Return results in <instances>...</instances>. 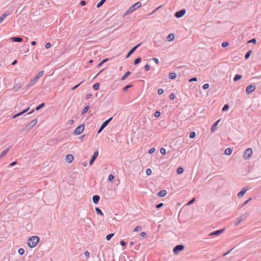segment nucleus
I'll use <instances>...</instances> for the list:
<instances>
[{
	"instance_id": "obj_1",
	"label": "nucleus",
	"mask_w": 261,
	"mask_h": 261,
	"mask_svg": "<svg viewBox=\"0 0 261 261\" xmlns=\"http://www.w3.org/2000/svg\"><path fill=\"white\" fill-rule=\"evenodd\" d=\"M39 241V238L37 236H32L29 238L27 244L31 248L35 247Z\"/></svg>"
},
{
	"instance_id": "obj_2",
	"label": "nucleus",
	"mask_w": 261,
	"mask_h": 261,
	"mask_svg": "<svg viewBox=\"0 0 261 261\" xmlns=\"http://www.w3.org/2000/svg\"><path fill=\"white\" fill-rule=\"evenodd\" d=\"M141 6V3L137 2L134 5H132L123 14V16L125 17L129 14L135 11L137 9L140 8Z\"/></svg>"
},
{
	"instance_id": "obj_3",
	"label": "nucleus",
	"mask_w": 261,
	"mask_h": 261,
	"mask_svg": "<svg viewBox=\"0 0 261 261\" xmlns=\"http://www.w3.org/2000/svg\"><path fill=\"white\" fill-rule=\"evenodd\" d=\"M252 154V149L250 148H249L245 151V152L244 153L243 157L245 160H248L249 159H250L251 158Z\"/></svg>"
},
{
	"instance_id": "obj_4",
	"label": "nucleus",
	"mask_w": 261,
	"mask_h": 261,
	"mask_svg": "<svg viewBox=\"0 0 261 261\" xmlns=\"http://www.w3.org/2000/svg\"><path fill=\"white\" fill-rule=\"evenodd\" d=\"M113 117H111L108 120H106L105 122H103L100 128H99L97 133L99 134L110 123V122L112 120Z\"/></svg>"
},
{
	"instance_id": "obj_5",
	"label": "nucleus",
	"mask_w": 261,
	"mask_h": 261,
	"mask_svg": "<svg viewBox=\"0 0 261 261\" xmlns=\"http://www.w3.org/2000/svg\"><path fill=\"white\" fill-rule=\"evenodd\" d=\"M85 126L84 124H81L76 128L74 130V134L75 135H79L81 134L84 130Z\"/></svg>"
},
{
	"instance_id": "obj_6",
	"label": "nucleus",
	"mask_w": 261,
	"mask_h": 261,
	"mask_svg": "<svg viewBox=\"0 0 261 261\" xmlns=\"http://www.w3.org/2000/svg\"><path fill=\"white\" fill-rule=\"evenodd\" d=\"M37 119H35L32 120L29 124H27L25 126V130L31 129L37 122Z\"/></svg>"
},
{
	"instance_id": "obj_7",
	"label": "nucleus",
	"mask_w": 261,
	"mask_h": 261,
	"mask_svg": "<svg viewBox=\"0 0 261 261\" xmlns=\"http://www.w3.org/2000/svg\"><path fill=\"white\" fill-rule=\"evenodd\" d=\"M184 249V246L183 245H176L173 250V251L175 254H178L180 251L183 250Z\"/></svg>"
},
{
	"instance_id": "obj_8",
	"label": "nucleus",
	"mask_w": 261,
	"mask_h": 261,
	"mask_svg": "<svg viewBox=\"0 0 261 261\" xmlns=\"http://www.w3.org/2000/svg\"><path fill=\"white\" fill-rule=\"evenodd\" d=\"M255 90V86L253 84H251L248 86L246 89V92L248 94H250Z\"/></svg>"
},
{
	"instance_id": "obj_9",
	"label": "nucleus",
	"mask_w": 261,
	"mask_h": 261,
	"mask_svg": "<svg viewBox=\"0 0 261 261\" xmlns=\"http://www.w3.org/2000/svg\"><path fill=\"white\" fill-rule=\"evenodd\" d=\"M186 10L185 9H181L179 11L176 12L175 13V16L176 17V18H180L181 17H182L186 13Z\"/></svg>"
},
{
	"instance_id": "obj_10",
	"label": "nucleus",
	"mask_w": 261,
	"mask_h": 261,
	"mask_svg": "<svg viewBox=\"0 0 261 261\" xmlns=\"http://www.w3.org/2000/svg\"><path fill=\"white\" fill-rule=\"evenodd\" d=\"M98 155V151H96L94 152L93 155L92 156L91 158V160L89 162V165L90 166H91L93 162H94V161L96 160V159L97 158V156Z\"/></svg>"
},
{
	"instance_id": "obj_11",
	"label": "nucleus",
	"mask_w": 261,
	"mask_h": 261,
	"mask_svg": "<svg viewBox=\"0 0 261 261\" xmlns=\"http://www.w3.org/2000/svg\"><path fill=\"white\" fill-rule=\"evenodd\" d=\"M248 189L247 188H243L240 192H239L238 193V198H242L244 195H245V194L246 193V192L248 191Z\"/></svg>"
},
{
	"instance_id": "obj_12",
	"label": "nucleus",
	"mask_w": 261,
	"mask_h": 261,
	"mask_svg": "<svg viewBox=\"0 0 261 261\" xmlns=\"http://www.w3.org/2000/svg\"><path fill=\"white\" fill-rule=\"evenodd\" d=\"M141 45V43L138 44V45L133 47L127 53L126 58H128L137 48L139 46Z\"/></svg>"
},
{
	"instance_id": "obj_13",
	"label": "nucleus",
	"mask_w": 261,
	"mask_h": 261,
	"mask_svg": "<svg viewBox=\"0 0 261 261\" xmlns=\"http://www.w3.org/2000/svg\"><path fill=\"white\" fill-rule=\"evenodd\" d=\"M224 229H221L216 231H213L209 234V236H219L224 231Z\"/></svg>"
},
{
	"instance_id": "obj_14",
	"label": "nucleus",
	"mask_w": 261,
	"mask_h": 261,
	"mask_svg": "<svg viewBox=\"0 0 261 261\" xmlns=\"http://www.w3.org/2000/svg\"><path fill=\"white\" fill-rule=\"evenodd\" d=\"M37 80L34 78V79L32 80L25 87V88L26 89H28L31 86H33L36 82Z\"/></svg>"
},
{
	"instance_id": "obj_15",
	"label": "nucleus",
	"mask_w": 261,
	"mask_h": 261,
	"mask_svg": "<svg viewBox=\"0 0 261 261\" xmlns=\"http://www.w3.org/2000/svg\"><path fill=\"white\" fill-rule=\"evenodd\" d=\"M73 156L70 154H67L65 157V160L68 163H70L73 160Z\"/></svg>"
},
{
	"instance_id": "obj_16",
	"label": "nucleus",
	"mask_w": 261,
	"mask_h": 261,
	"mask_svg": "<svg viewBox=\"0 0 261 261\" xmlns=\"http://www.w3.org/2000/svg\"><path fill=\"white\" fill-rule=\"evenodd\" d=\"M11 40L13 42H22V40H23L22 38L19 37H11Z\"/></svg>"
},
{
	"instance_id": "obj_17",
	"label": "nucleus",
	"mask_w": 261,
	"mask_h": 261,
	"mask_svg": "<svg viewBox=\"0 0 261 261\" xmlns=\"http://www.w3.org/2000/svg\"><path fill=\"white\" fill-rule=\"evenodd\" d=\"M220 121V120H217L215 122V123L213 124L211 128V132L212 133H214L216 131V130L217 129V125L218 124L219 122Z\"/></svg>"
},
{
	"instance_id": "obj_18",
	"label": "nucleus",
	"mask_w": 261,
	"mask_h": 261,
	"mask_svg": "<svg viewBox=\"0 0 261 261\" xmlns=\"http://www.w3.org/2000/svg\"><path fill=\"white\" fill-rule=\"evenodd\" d=\"M29 109H30V108H28V109L21 111V112L16 114V115H15L14 116H13V118L14 119L19 116L22 115V114L26 113L29 110Z\"/></svg>"
},
{
	"instance_id": "obj_19",
	"label": "nucleus",
	"mask_w": 261,
	"mask_h": 261,
	"mask_svg": "<svg viewBox=\"0 0 261 261\" xmlns=\"http://www.w3.org/2000/svg\"><path fill=\"white\" fill-rule=\"evenodd\" d=\"M100 199V197L98 195H94L92 197L93 202L96 204L97 203Z\"/></svg>"
},
{
	"instance_id": "obj_20",
	"label": "nucleus",
	"mask_w": 261,
	"mask_h": 261,
	"mask_svg": "<svg viewBox=\"0 0 261 261\" xmlns=\"http://www.w3.org/2000/svg\"><path fill=\"white\" fill-rule=\"evenodd\" d=\"M22 85L20 83H15L14 86V89L17 91L19 89L21 88Z\"/></svg>"
},
{
	"instance_id": "obj_21",
	"label": "nucleus",
	"mask_w": 261,
	"mask_h": 261,
	"mask_svg": "<svg viewBox=\"0 0 261 261\" xmlns=\"http://www.w3.org/2000/svg\"><path fill=\"white\" fill-rule=\"evenodd\" d=\"M10 13L5 12L0 17V23L6 18V17L9 15Z\"/></svg>"
},
{
	"instance_id": "obj_22",
	"label": "nucleus",
	"mask_w": 261,
	"mask_h": 261,
	"mask_svg": "<svg viewBox=\"0 0 261 261\" xmlns=\"http://www.w3.org/2000/svg\"><path fill=\"white\" fill-rule=\"evenodd\" d=\"M166 193H167L166 191L165 190H163L160 191L158 193V195L160 197H163L166 195Z\"/></svg>"
},
{
	"instance_id": "obj_23",
	"label": "nucleus",
	"mask_w": 261,
	"mask_h": 261,
	"mask_svg": "<svg viewBox=\"0 0 261 261\" xmlns=\"http://www.w3.org/2000/svg\"><path fill=\"white\" fill-rule=\"evenodd\" d=\"M174 39V35L173 34H170L168 35L167 39L168 41H172Z\"/></svg>"
},
{
	"instance_id": "obj_24",
	"label": "nucleus",
	"mask_w": 261,
	"mask_h": 261,
	"mask_svg": "<svg viewBox=\"0 0 261 261\" xmlns=\"http://www.w3.org/2000/svg\"><path fill=\"white\" fill-rule=\"evenodd\" d=\"M232 153V149L230 148H227L225 149L224 153L227 155H230Z\"/></svg>"
},
{
	"instance_id": "obj_25",
	"label": "nucleus",
	"mask_w": 261,
	"mask_h": 261,
	"mask_svg": "<svg viewBox=\"0 0 261 261\" xmlns=\"http://www.w3.org/2000/svg\"><path fill=\"white\" fill-rule=\"evenodd\" d=\"M10 148H8L4 150L0 154V159L2 158L4 155H5L9 151Z\"/></svg>"
},
{
	"instance_id": "obj_26",
	"label": "nucleus",
	"mask_w": 261,
	"mask_h": 261,
	"mask_svg": "<svg viewBox=\"0 0 261 261\" xmlns=\"http://www.w3.org/2000/svg\"><path fill=\"white\" fill-rule=\"evenodd\" d=\"M130 71H127V72H126V73H125V74L122 76V77H121V80L122 81H124V80H125V79H126V78L127 77H128V75H130Z\"/></svg>"
},
{
	"instance_id": "obj_27",
	"label": "nucleus",
	"mask_w": 261,
	"mask_h": 261,
	"mask_svg": "<svg viewBox=\"0 0 261 261\" xmlns=\"http://www.w3.org/2000/svg\"><path fill=\"white\" fill-rule=\"evenodd\" d=\"M242 77V76L241 75L236 74L234 77V79H233V81L234 82H237V81L240 80V79H241Z\"/></svg>"
},
{
	"instance_id": "obj_28",
	"label": "nucleus",
	"mask_w": 261,
	"mask_h": 261,
	"mask_svg": "<svg viewBox=\"0 0 261 261\" xmlns=\"http://www.w3.org/2000/svg\"><path fill=\"white\" fill-rule=\"evenodd\" d=\"M176 74L175 73L171 72L169 74V79H170L171 80L175 79L176 78Z\"/></svg>"
},
{
	"instance_id": "obj_29",
	"label": "nucleus",
	"mask_w": 261,
	"mask_h": 261,
	"mask_svg": "<svg viewBox=\"0 0 261 261\" xmlns=\"http://www.w3.org/2000/svg\"><path fill=\"white\" fill-rule=\"evenodd\" d=\"M43 73H44V71H43V70H42V71H40V72H39L37 73V75H36V76L35 79H36L37 80H38L40 77H41L42 76V75H43Z\"/></svg>"
},
{
	"instance_id": "obj_30",
	"label": "nucleus",
	"mask_w": 261,
	"mask_h": 261,
	"mask_svg": "<svg viewBox=\"0 0 261 261\" xmlns=\"http://www.w3.org/2000/svg\"><path fill=\"white\" fill-rule=\"evenodd\" d=\"M248 215L247 213L243 214L239 217V218L241 219V220L243 221L247 218Z\"/></svg>"
},
{
	"instance_id": "obj_31",
	"label": "nucleus",
	"mask_w": 261,
	"mask_h": 261,
	"mask_svg": "<svg viewBox=\"0 0 261 261\" xmlns=\"http://www.w3.org/2000/svg\"><path fill=\"white\" fill-rule=\"evenodd\" d=\"M90 108V106H86L84 109L83 110L82 112V114H85L86 113H87V112L88 111V110Z\"/></svg>"
},
{
	"instance_id": "obj_32",
	"label": "nucleus",
	"mask_w": 261,
	"mask_h": 261,
	"mask_svg": "<svg viewBox=\"0 0 261 261\" xmlns=\"http://www.w3.org/2000/svg\"><path fill=\"white\" fill-rule=\"evenodd\" d=\"M95 211H96V212L97 214L100 215H101L102 216H103V213L102 212L100 208H99L98 207H96L95 208Z\"/></svg>"
},
{
	"instance_id": "obj_33",
	"label": "nucleus",
	"mask_w": 261,
	"mask_h": 261,
	"mask_svg": "<svg viewBox=\"0 0 261 261\" xmlns=\"http://www.w3.org/2000/svg\"><path fill=\"white\" fill-rule=\"evenodd\" d=\"M141 61V58L140 57L137 58L135 61H134V64L137 65L139 64Z\"/></svg>"
},
{
	"instance_id": "obj_34",
	"label": "nucleus",
	"mask_w": 261,
	"mask_h": 261,
	"mask_svg": "<svg viewBox=\"0 0 261 261\" xmlns=\"http://www.w3.org/2000/svg\"><path fill=\"white\" fill-rule=\"evenodd\" d=\"M114 236V233H110V234H108L107 236H106V240L107 241H110L111 240V239Z\"/></svg>"
},
{
	"instance_id": "obj_35",
	"label": "nucleus",
	"mask_w": 261,
	"mask_h": 261,
	"mask_svg": "<svg viewBox=\"0 0 261 261\" xmlns=\"http://www.w3.org/2000/svg\"><path fill=\"white\" fill-rule=\"evenodd\" d=\"M45 104L44 103H42L37 107H36L35 110L36 111L39 110L40 109L42 108L44 106Z\"/></svg>"
},
{
	"instance_id": "obj_36",
	"label": "nucleus",
	"mask_w": 261,
	"mask_h": 261,
	"mask_svg": "<svg viewBox=\"0 0 261 261\" xmlns=\"http://www.w3.org/2000/svg\"><path fill=\"white\" fill-rule=\"evenodd\" d=\"M184 172V169L182 167H178L177 169V173L179 174L182 173Z\"/></svg>"
},
{
	"instance_id": "obj_37",
	"label": "nucleus",
	"mask_w": 261,
	"mask_h": 261,
	"mask_svg": "<svg viewBox=\"0 0 261 261\" xmlns=\"http://www.w3.org/2000/svg\"><path fill=\"white\" fill-rule=\"evenodd\" d=\"M106 1V0H101L97 5V7L99 8L100 7L103 3Z\"/></svg>"
},
{
	"instance_id": "obj_38",
	"label": "nucleus",
	"mask_w": 261,
	"mask_h": 261,
	"mask_svg": "<svg viewBox=\"0 0 261 261\" xmlns=\"http://www.w3.org/2000/svg\"><path fill=\"white\" fill-rule=\"evenodd\" d=\"M99 84L98 83L94 84L93 86V88L95 90H98L99 89Z\"/></svg>"
},
{
	"instance_id": "obj_39",
	"label": "nucleus",
	"mask_w": 261,
	"mask_h": 261,
	"mask_svg": "<svg viewBox=\"0 0 261 261\" xmlns=\"http://www.w3.org/2000/svg\"><path fill=\"white\" fill-rule=\"evenodd\" d=\"M114 178V176L113 174H110L108 176V180L110 182H113Z\"/></svg>"
},
{
	"instance_id": "obj_40",
	"label": "nucleus",
	"mask_w": 261,
	"mask_h": 261,
	"mask_svg": "<svg viewBox=\"0 0 261 261\" xmlns=\"http://www.w3.org/2000/svg\"><path fill=\"white\" fill-rule=\"evenodd\" d=\"M142 230V227L141 226H137V227H136L134 229V231H135V232H138V231H140Z\"/></svg>"
},
{
	"instance_id": "obj_41",
	"label": "nucleus",
	"mask_w": 261,
	"mask_h": 261,
	"mask_svg": "<svg viewBox=\"0 0 261 261\" xmlns=\"http://www.w3.org/2000/svg\"><path fill=\"white\" fill-rule=\"evenodd\" d=\"M108 60V59L107 58V59H105L104 60H103L101 62H100L98 65H97V67H100L104 63L106 62Z\"/></svg>"
},
{
	"instance_id": "obj_42",
	"label": "nucleus",
	"mask_w": 261,
	"mask_h": 261,
	"mask_svg": "<svg viewBox=\"0 0 261 261\" xmlns=\"http://www.w3.org/2000/svg\"><path fill=\"white\" fill-rule=\"evenodd\" d=\"M190 138L191 139H194L196 137V133L194 132H192L190 134Z\"/></svg>"
},
{
	"instance_id": "obj_43",
	"label": "nucleus",
	"mask_w": 261,
	"mask_h": 261,
	"mask_svg": "<svg viewBox=\"0 0 261 261\" xmlns=\"http://www.w3.org/2000/svg\"><path fill=\"white\" fill-rule=\"evenodd\" d=\"M251 50H249L248 52H247V53L246 54V55L245 56V58L246 59H248L249 58V57L251 55Z\"/></svg>"
},
{
	"instance_id": "obj_44",
	"label": "nucleus",
	"mask_w": 261,
	"mask_h": 261,
	"mask_svg": "<svg viewBox=\"0 0 261 261\" xmlns=\"http://www.w3.org/2000/svg\"><path fill=\"white\" fill-rule=\"evenodd\" d=\"M18 252L20 255H23L24 253V250L23 248H19Z\"/></svg>"
},
{
	"instance_id": "obj_45",
	"label": "nucleus",
	"mask_w": 261,
	"mask_h": 261,
	"mask_svg": "<svg viewBox=\"0 0 261 261\" xmlns=\"http://www.w3.org/2000/svg\"><path fill=\"white\" fill-rule=\"evenodd\" d=\"M195 200V198H193L190 201H189L188 202L187 205H190L192 204L194 202Z\"/></svg>"
},
{
	"instance_id": "obj_46",
	"label": "nucleus",
	"mask_w": 261,
	"mask_h": 261,
	"mask_svg": "<svg viewBox=\"0 0 261 261\" xmlns=\"http://www.w3.org/2000/svg\"><path fill=\"white\" fill-rule=\"evenodd\" d=\"M152 173V171L149 168H148L146 170V174L147 175H150Z\"/></svg>"
},
{
	"instance_id": "obj_47",
	"label": "nucleus",
	"mask_w": 261,
	"mask_h": 261,
	"mask_svg": "<svg viewBox=\"0 0 261 261\" xmlns=\"http://www.w3.org/2000/svg\"><path fill=\"white\" fill-rule=\"evenodd\" d=\"M161 115V113L158 111H156L154 112V116L155 117H159Z\"/></svg>"
},
{
	"instance_id": "obj_48",
	"label": "nucleus",
	"mask_w": 261,
	"mask_h": 261,
	"mask_svg": "<svg viewBox=\"0 0 261 261\" xmlns=\"http://www.w3.org/2000/svg\"><path fill=\"white\" fill-rule=\"evenodd\" d=\"M229 108V106L227 104L225 105L222 108V111H225L226 110H227Z\"/></svg>"
},
{
	"instance_id": "obj_49",
	"label": "nucleus",
	"mask_w": 261,
	"mask_h": 261,
	"mask_svg": "<svg viewBox=\"0 0 261 261\" xmlns=\"http://www.w3.org/2000/svg\"><path fill=\"white\" fill-rule=\"evenodd\" d=\"M210 87V85L208 84H205L203 85L202 88L204 90L207 89Z\"/></svg>"
},
{
	"instance_id": "obj_50",
	"label": "nucleus",
	"mask_w": 261,
	"mask_h": 261,
	"mask_svg": "<svg viewBox=\"0 0 261 261\" xmlns=\"http://www.w3.org/2000/svg\"><path fill=\"white\" fill-rule=\"evenodd\" d=\"M160 152L162 154H165L166 152V149L164 148H161L160 149Z\"/></svg>"
},
{
	"instance_id": "obj_51",
	"label": "nucleus",
	"mask_w": 261,
	"mask_h": 261,
	"mask_svg": "<svg viewBox=\"0 0 261 261\" xmlns=\"http://www.w3.org/2000/svg\"><path fill=\"white\" fill-rule=\"evenodd\" d=\"M229 43L227 42H224L222 43L221 45L223 47H226L228 46Z\"/></svg>"
},
{
	"instance_id": "obj_52",
	"label": "nucleus",
	"mask_w": 261,
	"mask_h": 261,
	"mask_svg": "<svg viewBox=\"0 0 261 261\" xmlns=\"http://www.w3.org/2000/svg\"><path fill=\"white\" fill-rule=\"evenodd\" d=\"M164 92V90L163 89H159L158 90V93L159 95H161Z\"/></svg>"
},
{
	"instance_id": "obj_53",
	"label": "nucleus",
	"mask_w": 261,
	"mask_h": 261,
	"mask_svg": "<svg viewBox=\"0 0 261 261\" xmlns=\"http://www.w3.org/2000/svg\"><path fill=\"white\" fill-rule=\"evenodd\" d=\"M132 87V85H128L125 86L123 89L124 91H126L128 88H129Z\"/></svg>"
},
{
	"instance_id": "obj_54",
	"label": "nucleus",
	"mask_w": 261,
	"mask_h": 261,
	"mask_svg": "<svg viewBox=\"0 0 261 261\" xmlns=\"http://www.w3.org/2000/svg\"><path fill=\"white\" fill-rule=\"evenodd\" d=\"M163 205V203H160L158 204L157 205H156L155 207L156 208H160L161 207H162Z\"/></svg>"
},
{
	"instance_id": "obj_55",
	"label": "nucleus",
	"mask_w": 261,
	"mask_h": 261,
	"mask_svg": "<svg viewBox=\"0 0 261 261\" xmlns=\"http://www.w3.org/2000/svg\"><path fill=\"white\" fill-rule=\"evenodd\" d=\"M251 198H249L247 200H246V201H245L244 202V203L243 204V205H242V206H245L246 204H247L251 200Z\"/></svg>"
},
{
	"instance_id": "obj_56",
	"label": "nucleus",
	"mask_w": 261,
	"mask_h": 261,
	"mask_svg": "<svg viewBox=\"0 0 261 261\" xmlns=\"http://www.w3.org/2000/svg\"><path fill=\"white\" fill-rule=\"evenodd\" d=\"M150 69V66L148 64H146L144 66V69L146 71H148Z\"/></svg>"
},
{
	"instance_id": "obj_57",
	"label": "nucleus",
	"mask_w": 261,
	"mask_h": 261,
	"mask_svg": "<svg viewBox=\"0 0 261 261\" xmlns=\"http://www.w3.org/2000/svg\"><path fill=\"white\" fill-rule=\"evenodd\" d=\"M197 81V77H193L189 80V82H195Z\"/></svg>"
},
{
	"instance_id": "obj_58",
	"label": "nucleus",
	"mask_w": 261,
	"mask_h": 261,
	"mask_svg": "<svg viewBox=\"0 0 261 261\" xmlns=\"http://www.w3.org/2000/svg\"><path fill=\"white\" fill-rule=\"evenodd\" d=\"M256 40L255 39H252L251 40H250L249 41H248V43H255L256 42Z\"/></svg>"
},
{
	"instance_id": "obj_59",
	"label": "nucleus",
	"mask_w": 261,
	"mask_h": 261,
	"mask_svg": "<svg viewBox=\"0 0 261 261\" xmlns=\"http://www.w3.org/2000/svg\"><path fill=\"white\" fill-rule=\"evenodd\" d=\"M154 151H155V148H150L149 149V153L150 154H152V153H153L154 152Z\"/></svg>"
},
{
	"instance_id": "obj_60",
	"label": "nucleus",
	"mask_w": 261,
	"mask_h": 261,
	"mask_svg": "<svg viewBox=\"0 0 261 261\" xmlns=\"http://www.w3.org/2000/svg\"><path fill=\"white\" fill-rule=\"evenodd\" d=\"M242 221V220H241V219L239 218L237 219V221L235 223V225H238Z\"/></svg>"
},
{
	"instance_id": "obj_61",
	"label": "nucleus",
	"mask_w": 261,
	"mask_h": 261,
	"mask_svg": "<svg viewBox=\"0 0 261 261\" xmlns=\"http://www.w3.org/2000/svg\"><path fill=\"white\" fill-rule=\"evenodd\" d=\"M82 82L80 83V84L75 85V86H73V87L71 88V89L72 90H74L76 88H77L81 84H82Z\"/></svg>"
},
{
	"instance_id": "obj_62",
	"label": "nucleus",
	"mask_w": 261,
	"mask_h": 261,
	"mask_svg": "<svg viewBox=\"0 0 261 261\" xmlns=\"http://www.w3.org/2000/svg\"><path fill=\"white\" fill-rule=\"evenodd\" d=\"M152 60L156 63V64H158L159 63V60L156 58H153L152 59Z\"/></svg>"
},
{
	"instance_id": "obj_63",
	"label": "nucleus",
	"mask_w": 261,
	"mask_h": 261,
	"mask_svg": "<svg viewBox=\"0 0 261 261\" xmlns=\"http://www.w3.org/2000/svg\"><path fill=\"white\" fill-rule=\"evenodd\" d=\"M174 97H175V96H174V94L173 93H171L169 95V98L171 99H173L174 98Z\"/></svg>"
},
{
	"instance_id": "obj_64",
	"label": "nucleus",
	"mask_w": 261,
	"mask_h": 261,
	"mask_svg": "<svg viewBox=\"0 0 261 261\" xmlns=\"http://www.w3.org/2000/svg\"><path fill=\"white\" fill-rule=\"evenodd\" d=\"M120 244H121V245H122V246H125L126 245V243L125 242V241H120Z\"/></svg>"
}]
</instances>
